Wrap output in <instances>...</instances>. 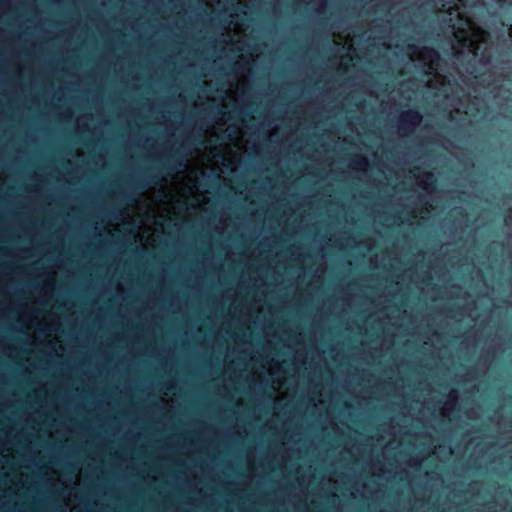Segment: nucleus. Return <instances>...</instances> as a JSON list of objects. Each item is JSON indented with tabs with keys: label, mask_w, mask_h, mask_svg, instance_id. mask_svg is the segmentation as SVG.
Returning a JSON list of instances; mask_svg holds the SVG:
<instances>
[{
	"label": "nucleus",
	"mask_w": 512,
	"mask_h": 512,
	"mask_svg": "<svg viewBox=\"0 0 512 512\" xmlns=\"http://www.w3.org/2000/svg\"><path fill=\"white\" fill-rule=\"evenodd\" d=\"M421 121V113L417 110L409 109L401 114L399 129L405 133L412 132L413 128L418 126Z\"/></svg>",
	"instance_id": "nucleus-1"
},
{
	"label": "nucleus",
	"mask_w": 512,
	"mask_h": 512,
	"mask_svg": "<svg viewBox=\"0 0 512 512\" xmlns=\"http://www.w3.org/2000/svg\"><path fill=\"white\" fill-rule=\"evenodd\" d=\"M422 178L424 179L423 184L425 188L434 189L436 187V178L433 173L425 172L423 173Z\"/></svg>",
	"instance_id": "nucleus-2"
},
{
	"label": "nucleus",
	"mask_w": 512,
	"mask_h": 512,
	"mask_svg": "<svg viewBox=\"0 0 512 512\" xmlns=\"http://www.w3.org/2000/svg\"><path fill=\"white\" fill-rule=\"evenodd\" d=\"M168 160L173 161L175 164L182 166L183 165V157L179 150L175 151L172 155L168 157Z\"/></svg>",
	"instance_id": "nucleus-3"
},
{
	"label": "nucleus",
	"mask_w": 512,
	"mask_h": 512,
	"mask_svg": "<svg viewBox=\"0 0 512 512\" xmlns=\"http://www.w3.org/2000/svg\"><path fill=\"white\" fill-rule=\"evenodd\" d=\"M423 53L427 57L438 56V53L433 48L430 47H423Z\"/></svg>",
	"instance_id": "nucleus-4"
},
{
	"label": "nucleus",
	"mask_w": 512,
	"mask_h": 512,
	"mask_svg": "<svg viewBox=\"0 0 512 512\" xmlns=\"http://www.w3.org/2000/svg\"><path fill=\"white\" fill-rule=\"evenodd\" d=\"M355 164L358 165L359 167H362V166H367L369 163H368V160L367 158L363 157V156H359L356 160H355Z\"/></svg>",
	"instance_id": "nucleus-5"
},
{
	"label": "nucleus",
	"mask_w": 512,
	"mask_h": 512,
	"mask_svg": "<svg viewBox=\"0 0 512 512\" xmlns=\"http://www.w3.org/2000/svg\"><path fill=\"white\" fill-rule=\"evenodd\" d=\"M147 183H148V182H147V181H145L144 179H138V180L135 182L134 186H135L137 189H144V188H146V184H147Z\"/></svg>",
	"instance_id": "nucleus-6"
},
{
	"label": "nucleus",
	"mask_w": 512,
	"mask_h": 512,
	"mask_svg": "<svg viewBox=\"0 0 512 512\" xmlns=\"http://www.w3.org/2000/svg\"><path fill=\"white\" fill-rule=\"evenodd\" d=\"M457 392L456 391H451L448 395V398L450 401H456L457 400Z\"/></svg>",
	"instance_id": "nucleus-7"
},
{
	"label": "nucleus",
	"mask_w": 512,
	"mask_h": 512,
	"mask_svg": "<svg viewBox=\"0 0 512 512\" xmlns=\"http://www.w3.org/2000/svg\"><path fill=\"white\" fill-rule=\"evenodd\" d=\"M236 65H237L239 68H243V63H242V62H238V63H236Z\"/></svg>",
	"instance_id": "nucleus-8"
},
{
	"label": "nucleus",
	"mask_w": 512,
	"mask_h": 512,
	"mask_svg": "<svg viewBox=\"0 0 512 512\" xmlns=\"http://www.w3.org/2000/svg\"><path fill=\"white\" fill-rule=\"evenodd\" d=\"M149 178H150L151 180H153V179L155 178V175H152V174H151V175H149Z\"/></svg>",
	"instance_id": "nucleus-9"
}]
</instances>
